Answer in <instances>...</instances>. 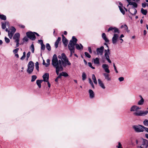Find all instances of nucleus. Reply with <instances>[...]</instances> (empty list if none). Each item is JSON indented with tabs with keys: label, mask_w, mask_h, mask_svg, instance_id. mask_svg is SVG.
Instances as JSON below:
<instances>
[{
	"label": "nucleus",
	"mask_w": 148,
	"mask_h": 148,
	"mask_svg": "<svg viewBox=\"0 0 148 148\" xmlns=\"http://www.w3.org/2000/svg\"><path fill=\"white\" fill-rule=\"evenodd\" d=\"M52 64L53 66L56 69V73L57 75H59L60 71L63 70L62 65L64 66H65L63 61H62L60 60H58L57 55L55 54H54L53 56Z\"/></svg>",
	"instance_id": "f257e3e1"
},
{
	"label": "nucleus",
	"mask_w": 148,
	"mask_h": 148,
	"mask_svg": "<svg viewBox=\"0 0 148 148\" xmlns=\"http://www.w3.org/2000/svg\"><path fill=\"white\" fill-rule=\"evenodd\" d=\"M34 67V64L33 62L32 61L29 62L27 65V72L29 74L32 73L33 71Z\"/></svg>",
	"instance_id": "f03ea898"
},
{
	"label": "nucleus",
	"mask_w": 148,
	"mask_h": 148,
	"mask_svg": "<svg viewBox=\"0 0 148 148\" xmlns=\"http://www.w3.org/2000/svg\"><path fill=\"white\" fill-rule=\"evenodd\" d=\"M139 142L140 143L141 145L137 146L138 148H147L148 147V141L145 139H143L140 140Z\"/></svg>",
	"instance_id": "7ed1b4c3"
},
{
	"label": "nucleus",
	"mask_w": 148,
	"mask_h": 148,
	"mask_svg": "<svg viewBox=\"0 0 148 148\" xmlns=\"http://www.w3.org/2000/svg\"><path fill=\"white\" fill-rule=\"evenodd\" d=\"M147 109H148V107L147 108ZM148 113V111L140 110L134 112L133 114L138 116H143L147 115Z\"/></svg>",
	"instance_id": "20e7f679"
},
{
	"label": "nucleus",
	"mask_w": 148,
	"mask_h": 148,
	"mask_svg": "<svg viewBox=\"0 0 148 148\" xmlns=\"http://www.w3.org/2000/svg\"><path fill=\"white\" fill-rule=\"evenodd\" d=\"M20 37V34L18 33H15L13 37V39L15 40V42L16 43V47H18L19 46Z\"/></svg>",
	"instance_id": "39448f33"
},
{
	"label": "nucleus",
	"mask_w": 148,
	"mask_h": 148,
	"mask_svg": "<svg viewBox=\"0 0 148 148\" xmlns=\"http://www.w3.org/2000/svg\"><path fill=\"white\" fill-rule=\"evenodd\" d=\"M135 131L137 132H141L144 131V127L142 125H134L133 127Z\"/></svg>",
	"instance_id": "423d86ee"
},
{
	"label": "nucleus",
	"mask_w": 148,
	"mask_h": 148,
	"mask_svg": "<svg viewBox=\"0 0 148 148\" xmlns=\"http://www.w3.org/2000/svg\"><path fill=\"white\" fill-rule=\"evenodd\" d=\"M68 48L69 49L70 51V54L69 56V57H71L72 56L73 53L75 52V47L74 46V45L72 44L70 42V43L68 44Z\"/></svg>",
	"instance_id": "0eeeda50"
},
{
	"label": "nucleus",
	"mask_w": 148,
	"mask_h": 148,
	"mask_svg": "<svg viewBox=\"0 0 148 148\" xmlns=\"http://www.w3.org/2000/svg\"><path fill=\"white\" fill-rule=\"evenodd\" d=\"M110 54V50L108 49L107 50H105V53L104 54V57L109 63H111V61L110 59L109 55Z\"/></svg>",
	"instance_id": "6e6552de"
},
{
	"label": "nucleus",
	"mask_w": 148,
	"mask_h": 148,
	"mask_svg": "<svg viewBox=\"0 0 148 148\" xmlns=\"http://www.w3.org/2000/svg\"><path fill=\"white\" fill-rule=\"evenodd\" d=\"M62 59L63 60V61L64 63L65 66L66 65H70L71 64V63L69 61L68 58L66 57L65 54L64 53H62Z\"/></svg>",
	"instance_id": "1a4fd4ad"
},
{
	"label": "nucleus",
	"mask_w": 148,
	"mask_h": 148,
	"mask_svg": "<svg viewBox=\"0 0 148 148\" xmlns=\"http://www.w3.org/2000/svg\"><path fill=\"white\" fill-rule=\"evenodd\" d=\"M26 34L28 38L32 40H34L36 38L35 34L32 32H28L26 33Z\"/></svg>",
	"instance_id": "9d476101"
},
{
	"label": "nucleus",
	"mask_w": 148,
	"mask_h": 148,
	"mask_svg": "<svg viewBox=\"0 0 148 148\" xmlns=\"http://www.w3.org/2000/svg\"><path fill=\"white\" fill-rule=\"evenodd\" d=\"M104 48L103 46L96 49V52L98 55L102 56L103 53Z\"/></svg>",
	"instance_id": "9b49d317"
},
{
	"label": "nucleus",
	"mask_w": 148,
	"mask_h": 148,
	"mask_svg": "<svg viewBox=\"0 0 148 148\" xmlns=\"http://www.w3.org/2000/svg\"><path fill=\"white\" fill-rule=\"evenodd\" d=\"M119 37V35L118 34L115 33L114 34L113 36L112 39V42L113 44H116Z\"/></svg>",
	"instance_id": "f8f14e48"
},
{
	"label": "nucleus",
	"mask_w": 148,
	"mask_h": 148,
	"mask_svg": "<svg viewBox=\"0 0 148 148\" xmlns=\"http://www.w3.org/2000/svg\"><path fill=\"white\" fill-rule=\"evenodd\" d=\"M110 31H112L114 33H117L118 34H119L120 33V31L119 30V29L115 27H110L108 29V32H109Z\"/></svg>",
	"instance_id": "ddd939ff"
},
{
	"label": "nucleus",
	"mask_w": 148,
	"mask_h": 148,
	"mask_svg": "<svg viewBox=\"0 0 148 148\" xmlns=\"http://www.w3.org/2000/svg\"><path fill=\"white\" fill-rule=\"evenodd\" d=\"M49 75L48 73H46L44 74L42 76L43 80L42 81L45 82H47L49 81Z\"/></svg>",
	"instance_id": "4468645a"
},
{
	"label": "nucleus",
	"mask_w": 148,
	"mask_h": 148,
	"mask_svg": "<svg viewBox=\"0 0 148 148\" xmlns=\"http://www.w3.org/2000/svg\"><path fill=\"white\" fill-rule=\"evenodd\" d=\"M102 68L107 73H110V71L109 69V67L108 64H103L102 65Z\"/></svg>",
	"instance_id": "2eb2a0df"
},
{
	"label": "nucleus",
	"mask_w": 148,
	"mask_h": 148,
	"mask_svg": "<svg viewBox=\"0 0 148 148\" xmlns=\"http://www.w3.org/2000/svg\"><path fill=\"white\" fill-rule=\"evenodd\" d=\"M98 84L103 89H105L106 88V86L102 81L99 79H98Z\"/></svg>",
	"instance_id": "dca6fc26"
},
{
	"label": "nucleus",
	"mask_w": 148,
	"mask_h": 148,
	"mask_svg": "<svg viewBox=\"0 0 148 148\" xmlns=\"http://www.w3.org/2000/svg\"><path fill=\"white\" fill-rule=\"evenodd\" d=\"M62 42L65 47H66L68 44V41L63 34L62 35Z\"/></svg>",
	"instance_id": "f3484780"
},
{
	"label": "nucleus",
	"mask_w": 148,
	"mask_h": 148,
	"mask_svg": "<svg viewBox=\"0 0 148 148\" xmlns=\"http://www.w3.org/2000/svg\"><path fill=\"white\" fill-rule=\"evenodd\" d=\"M72 39L73 40H71L70 41L69 44H70L71 42L72 44L74 45V46L75 47V44L77 43V40L74 36L72 37Z\"/></svg>",
	"instance_id": "a211bd4d"
},
{
	"label": "nucleus",
	"mask_w": 148,
	"mask_h": 148,
	"mask_svg": "<svg viewBox=\"0 0 148 148\" xmlns=\"http://www.w3.org/2000/svg\"><path fill=\"white\" fill-rule=\"evenodd\" d=\"M141 108H139L138 107L136 106H132L130 109V111L132 112L135 111V112L138 111L137 110L138 109Z\"/></svg>",
	"instance_id": "6ab92c4d"
},
{
	"label": "nucleus",
	"mask_w": 148,
	"mask_h": 148,
	"mask_svg": "<svg viewBox=\"0 0 148 148\" xmlns=\"http://www.w3.org/2000/svg\"><path fill=\"white\" fill-rule=\"evenodd\" d=\"M108 73H104L103 75L104 76L105 79L108 81H110L111 80V78L110 77Z\"/></svg>",
	"instance_id": "aec40b11"
},
{
	"label": "nucleus",
	"mask_w": 148,
	"mask_h": 148,
	"mask_svg": "<svg viewBox=\"0 0 148 148\" xmlns=\"http://www.w3.org/2000/svg\"><path fill=\"white\" fill-rule=\"evenodd\" d=\"M131 12H130V10H129V12L132 15H135L137 12L136 10L134 8L131 9Z\"/></svg>",
	"instance_id": "412c9836"
},
{
	"label": "nucleus",
	"mask_w": 148,
	"mask_h": 148,
	"mask_svg": "<svg viewBox=\"0 0 148 148\" xmlns=\"http://www.w3.org/2000/svg\"><path fill=\"white\" fill-rule=\"evenodd\" d=\"M90 97V98H93L94 97V92L91 89L89 90Z\"/></svg>",
	"instance_id": "4be33fe9"
},
{
	"label": "nucleus",
	"mask_w": 148,
	"mask_h": 148,
	"mask_svg": "<svg viewBox=\"0 0 148 148\" xmlns=\"http://www.w3.org/2000/svg\"><path fill=\"white\" fill-rule=\"evenodd\" d=\"M119 4L120 5L119 6V8L122 14L124 15L125 14V12L122 8V4L121 3H119Z\"/></svg>",
	"instance_id": "5701e85b"
},
{
	"label": "nucleus",
	"mask_w": 148,
	"mask_h": 148,
	"mask_svg": "<svg viewBox=\"0 0 148 148\" xmlns=\"http://www.w3.org/2000/svg\"><path fill=\"white\" fill-rule=\"evenodd\" d=\"M102 38L106 42H108L109 41V40L107 38L106 34L104 33H103L102 35Z\"/></svg>",
	"instance_id": "b1692460"
},
{
	"label": "nucleus",
	"mask_w": 148,
	"mask_h": 148,
	"mask_svg": "<svg viewBox=\"0 0 148 148\" xmlns=\"http://www.w3.org/2000/svg\"><path fill=\"white\" fill-rule=\"evenodd\" d=\"M75 46L76 48L77 49V50H80L81 49H83V46L82 45L80 44V45L77 44H75Z\"/></svg>",
	"instance_id": "393cba45"
},
{
	"label": "nucleus",
	"mask_w": 148,
	"mask_h": 148,
	"mask_svg": "<svg viewBox=\"0 0 148 148\" xmlns=\"http://www.w3.org/2000/svg\"><path fill=\"white\" fill-rule=\"evenodd\" d=\"M94 63L95 64H99L100 63L99 59L98 58L93 59Z\"/></svg>",
	"instance_id": "a878e982"
},
{
	"label": "nucleus",
	"mask_w": 148,
	"mask_h": 148,
	"mask_svg": "<svg viewBox=\"0 0 148 148\" xmlns=\"http://www.w3.org/2000/svg\"><path fill=\"white\" fill-rule=\"evenodd\" d=\"M42 82V80H37L36 81V84L39 88H41V83Z\"/></svg>",
	"instance_id": "bb28decb"
},
{
	"label": "nucleus",
	"mask_w": 148,
	"mask_h": 148,
	"mask_svg": "<svg viewBox=\"0 0 148 148\" xmlns=\"http://www.w3.org/2000/svg\"><path fill=\"white\" fill-rule=\"evenodd\" d=\"M129 5H133L134 8H136L137 7V4L134 2H129V4L127 5V6H128Z\"/></svg>",
	"instance_id": "cd10ccee"
},
{
	"label": "nucleus",
	"mask_w": 148,
	"mask_h": 148,
	"mask_svg": "<svg viewBox=\"0 0 148 148\" xmlns=\"http://www.w3.org/2000/svg\"><path fill=\"white\" fill-rule=\"evenodd\" d=\"M92 79L93 80V82L95 84H97V81L95 75L94 74H92Z\"/></svg>",
	"instance_id": "c85d7f7f"
},
{
	"label": "nucleus",
	"mask_w": 148,
	"mask_h": 148,
	"mask_svg": "<svg viewBox=\"0 0 148 148\" xmlns=\"http://www.w3.org/2000/svg\"><path fill=\"white\" fill-rule=\"evenodd\" d=\"M141 12L143 15H146L147 14V11L146 10H144L143 8H142L141 10Z\"/></svg>",
	"instance_id": "c756f323"
},
{
	"label": "nucleus",
	"mask_w": 148,
	"mask_h": 148,
	"mask_svg": "<svg viewBox=\"0 0 148 148\" xmlns=\"http://www.w3.org/2000/svg\"><path fill=\"white\" fill-rule=\"evenodd\" d=\"M6 23H7V24H9V23L8 22H5V23H1L2 28L3 29H4L6 28Z\"/></svg>",
	"instance_id": "7c9ffc66"
},
{
	"label": "nucleus",
	"mask_w": 148,
	"mask_h": 148,
	"mask_svg": "<svg viewBox=\"0 0 148 148\" xmlns=\"http://www.w3.org/2000/svg\"><path fill=\"white\" fill-rule=\"evenodd\" d=\"M0 18L4 20H5L6 19V17L3 14H0Z\"/></svg>",
	"instance_id": "2f4dec72"
},
{
	"label": "nucleus",
	"mask_w": 148,
	"mask_h": 148,
	"mask_svg": "<svg viewBox=\"0 0 148 148\" xmlns=\"http://www.w3.org/2000/svg\"><path fill=\"white\" fill-rule=\"evenodd\" d=\"M88 80H89V83L90 84L92 88H93L94 89L95 88L92 82L91 79L90 78H89L88 79Z\"/></svg>",
	"instance_id": "473e14b6"
},
{
	"label": "nucleus",
	"mask_w": 148,
	"mask_h": 148,
	"mask_svg": "<svg viewBox=\"0 0 148 148\" xmlns=\"http://www.w3.org/2000/svg\"><path fill=\"white\" fill-rule=\"evenodd\" d=\"M14 33H13V32H11L10 31L8 33V36L10 39H11L12 38L13 34H14Z\"/></svg>",
	"instance_id": "72a5a7b5"
},
{
	"label": "nucleus",
	"mask_w": 148,
	"mask_h": 148,
	"mask_svg": "<svg viewBox=\"0 0 148 148\" xmlns=\"http://www.w3.org/2000/svg\"><path fill=\"white\" fill-rule=\"evenodd\" d=\"M82 78L83 80H85L86 78V75L84 72H83L82 74Z\"/></svg>",
	"instance_id": "f704fd0d"
},
{
	"label": "nucleus",
	"mask_w": 148,
	"mask_h": 148,
	"mask_svg": "<svg viewBox=\"0 0 148 148\" xmlns=\"http://www.w3.org/2000/svg\"><path fill=\"white\" fill-rule=\"evenodd\" d=\"M143 124L146 126H148V120L145 119L143 122Z\"/></svg>",
	"instance_id": "c9c22d12"
},
{
	"label": "nucleus",
	"mask_w": 148,
	"mask_h": 148,
	"mask_svg": "<svg viewBox=\"0 0 148 148\" xmlns=\"http://www.w3.org/2000/svg\"><path fill=\"white\" fill-rule=\"evenodd\" d=\"M26 57V53L25 52H24L23 53V55L20 58V59L21 60H23Z\"/></svg>",
	"instance_id": "e433bc0d"
},
{
	"label": "nucleus",
	"mask_w": 148,
	"mask_h": 148,
	"mask_svg": "<svg viewBox=\"0 0 148 148\" xmlns=\"http://www.w3.org/2000/svg\"><path fill=\"white\" fill-rule=\"evenodd\" d=\"M47 49L49 51L51 50V47L49 43H47L46 45Z\"/></svg>",
	"instance_id": "4c0bfd02"
},
{
	"label": "nucleus",
	"mask_w": 148,
	"mask_h": 148,
	"mask_svg": "<svg viewBox=\"0 0 148 148\" xmlns=\"http://www.w3.org/2000/svg\"><path fill=\"white\" fill-rule=\"evenodd\" d=\"M10 31L11 32L14 33L16 31V29L14 27H12L10 28Z\"/></svg>",
	"instance_id": "58836bf2"
},
{
	"label": "nucleus",
	"mask_w": 148,
	"mask_h": 148,
	"mask_svg": "<svg viewBox=\"0 0 148 148\" xmlns=\"http://www.w3.org/2000/svg\"><path fill=\"white\" fill-rule=\"evenodd\" d=\"M37 77L35 75H33L32 77L31 82H33L35 81Z\"/></svg>",
	"instance_id": "ea45409f"
},
{
	"label": "nucleus",
	"mask_w": 148,
	"mask_h": 148,
	"mask_svg": "<svg viewBox=\"0 0 148 148\" xmlns=\"http://www.w3.org/2000/svg\"><path fill=\"white\" fill-rule=\"evenodd\" d=\"M35 67L36 69L38 71H39V63L38 62H36L35 63Z\"/></svg>",
	"instance_id": "a19ab883"
},
{
	"label": "nucleus",
	"mask_w": 148,
	"mask_h": 148,
	"mask_svg": "<svg viewBox=\"0 0 148 148\" xmlns=\"http://www.w3.org/2000/svg\"><path fill=\"white\" fill-rule=\"evenodd\" d=\"M31 55V52L30 51H29L27 53L26 55V60H28L29 58L30 55Z\"/></svg>",
	"instance_id": "79ce46f5"
},
{
	"label": "nucleus",
	"mask_w": 148,
	"mask_h": 148,
	"mask_svg": "<svg viewBox=\"0 0 148 148\" xmlns=\"http://www.w3.org/2000/svg\"><path fill=\"white\" fill-rule=\"evenodd\" d=\"M61 75L62 76H64V77H67L68 76V74L66 72H62L61 73Z\"/></svg>",
	"instance_id": "37998d69"
},
{
	"label": "nucleus",
	"mask_w": 148,
	"mask_h": 148,
	"mask_svg": "<svg viewBox=\"0 0 148 148\" xmlns=\"http://www.w3.org/2000/svg\"><path fill=\"white\" fill-rule=\"evenodd\" d=\"M31 48L32 53H34V45L32 44L31 46Z\"/></svg>",
	"instance_id": "c03bdc74"
},
{
	"label": "nucleus",
	"mask_w": 148,
	"mask_h": 148,
	"mask_svg": "<svg viewBox=\"0 0 148 148\" xmlns=\"http://www.w3.org/2000/svg\"><path fill=\"white\" fill-rule=\"evenodd\" d=\"M86 56L88 58L91 57L90 55L87 52H85L84 53Z\"/></svg>",
	"instance_id": "a18cd8bd"
},
{
	"label": "nucleus",
	"mask_w": 148,
	"mask_h": 148,
	"mask_svg": "<svg viewBox=\"0 0 148 148\" xmlns=\"http://www.w3.org/2000/svg\"><path fill=\"white\" fill-rule=\"evenodd\" d=\"M47 64H46V67H48L50 65V60L49 59H47Z\"/></svg>",
	"instance_id": "49530a36"
},
{
	"label": "nucleus",
	"mask_w": 148,
	"mask_h": 148,
	"mask_svg": "<svg viewBox=\"0 0 148 148\" xmlns=\"http://www.w3.org/2000/svg\"><path fill=\"white\" fill-rule=\"evenodd\" d=\"M4 38L5 41L6 43H8L10 42V40L8 38H7L6 37H5Z\"/></svg>",
	"instance_id": "de8ad7c7"
},
{
	"label": "nucleus",
	"mask_w": 148,
	"mask_h": 148,
	"mask_svg": "<svg viewBox=\"0 0 148 148\" xmlns=\"http://www.w3.org/2000/svg\"><path fill=\"white\" fill-rule=\"evenodd\" d=\"M88 66L89 67H90V68H92V69H95V67L92 66V63L91 62H88Z\"/></svg>",
	"instance_id": "09e8293b"
},
{
	"label": "nucleus",
	"mask_w": 148,
	"mask_h": 148,
	"mask_svg": "<svg viewBox=\"0 0 148 148\" xmlns=\"http://www.w3.org/2000/svg\"><path fill=\"white\" fill-rule=\"evenodd\" d=\"M41 50H44L45 49V46L44 44H43L42 45H41Z\"/></svg>",
	"instance_id": "8fccbe9b"
},
{
	"label": "nucleus",
	"mask_w": 148,
	"mask_h": 148,
	"mask_svg": "<svg viewBox=\"0 0 148 148\" xmlns=\"http://www.w3.org/2000/svg\"><path fill=\"white\" fill-rule=\"evenodd\" d=\"M124 28H125V29L128 32H129V30H128V27L125 24L124 25Z\"/></svg>",
	"instance_id": "3c124183"
},
{
	"label": "nucleus",
	"mask_w": 148,
	"mask_h": 148,
	"mask_svg": "<svg viewBox=\"0 0 148 148\" xmlns=\"http://www.w3.org/2000/svg\"><path fill=\"white\" fill-rule=\"evenodd\" d=\"M116 147L118 148H123L122 147V145L120 142L118 143V145L116 146Z\"/></svg>",
	"instance_id": "603ef678"
},
{
	"label": "nucleus",
	"mask_w": 148,
	"mask_h": 148,
	"mask_svg": "<svg viewBox=\"0 0 148 148\" xmlns=\"http://www.w3.org/2000/svg\"><path fill=\"white\" fill-rule=\"evenodd\" d=\"M18 50L19 49L18 48H16L13 51V52L14 53H16L18 52Z\"/></svg>",
	"instance_id": "864d4df0"
},
{
	"label": "nucleus",
	"mask_w": 148,
	"mask_h": 148,
	"mask_svg": "<svg viewBox=\"0 0 148 148\" xmlns=\"http://www.w3.org/2000/svg\"><path fill=\"white\" fill-rule=\"evenodd\" d=\"M120 82H122L124 80V78L123 77H120L118 78Z\"/></svg>",
	"instance_id": "5fc2aeb1"
},
{
	"label": "nucleus",
	"mask_w": 148,
	"mask_h": 148,
	"mask_svg": "<svg viewBox=\"0 0 148 148\" xmlns=\"http://www.w3.org/2000/svg\"><path fill=\"white\" fill-rule=\"evenodd\" d=\"M139 97L140 98V100L139 101V102H144V100L143 99V98L140 95L139 96Z\"/></svg>",
	"instance_id": "6e6d98bb"
},
{
	"label": "nucleus",
	"mask_w": 148,
	"mask_h": 148,
	"mask_svg": "<svg viewBox=\"0 0 148 148\" xmlns=\"http://www.w3.org/2000/svg\"><path fill=\"white\" fill-rule=\"evenodd\" d=\"M59 43V42H58L56 41L55 43V46L56 48H57L58 47Z\"/></svg>",
	"instance_id": "4d7b16f0"
},
{
	"label": "nucleus",
	"mask_w": 148,
	"mask_h": 148,
	"mask_svg": "<svg viewBox=\"0 0 148 148\" xmlns=\"http://www.w3.org/2000/svg\"><path fill=\"white\" fill-rule=\"evenodd\" d=\"M23 41L27 42L28 41V37H25L23 38Z\"/></svg>",
	"instance_id": "13d9d810"
},
{
	"label": "nucleus",
	"mask_w": 148,
	"mask_h": 148,
	"mask_svg": "<svg viewBox=\"0 0 148 148\" xmlns=\"http://www.w3.org/2000/svg\"><path fill=\"white\" fill-rule=\"evenodd\" d=\"M38 42L40 43L41 45L43 44V41L42 40H38Z\"/></svg>",
	"instance_id": "bf43d9fd"
},
{
	"label": "nucleus",
	"mask_w": 148,
	"mask_h": 148,
	"mask_svg": "<svg viewBox=\"0 0 148 148\" xmlns=\"http://www.w3.org/2000/svg\"><path fill=\"white\" fill-rule=\"evenodd\" d=\"M88 50L89 52L90 53H92V51L91 48L90 47H88Z\"/></svg>",
	"instance_id": "052dcab7"
},
{
	"label": "nucleus",
	"mask_w": 148,
	"mask_h": 148,
	"mask_svg": "<svg viewBox=\"0 0 148 148\" xmlns=\"http://www.w3.org/2000/svg\"><path fill=\"white\" fill-rule=\"evenodd\" d=\"M61 38L60 37H58L57 39V40L56 41L58 42H59L60 41V40H61Z\"/></svg>",
	"instance_id": "680f3d73"
},
{
	"label": "nucleus",
	"mask_w": 148,
	"mask_h": 148,
	"mask_svg": "<svg viewBox=\"0 0 148 148\" xmlns=\"http://www.w3.org/2000/svg\"><path fill=\"white\" fill-rule=\"evenodd\" d=\"M61 38L60 37H58L57 39V40L56 41L58 42H59L60 41V40H61Z\"/></svg>",
	"instance_id": "e2e57ef3"
},
{
	"label": "nucleus",
	"mask_w": 148,
	"mask_h": 148,
	"mask_svg": "<svg viewBox=\"0 0 148 148\" xmlns=\"http://www.w3.org/2000/svg\"><path fill=\"white\" fill-rule=\"evenodd\" d=\"M142 6L144 8H145L146 6V3H142Z\"/></svg>",
	"instance_id": "0e129e2a"
},
{
	"label": "nucleus",
	"mask_w": 148,
	"mask_h": 148,
	"mask_svg": "<svg viewBox=\"0 0 148 148\" xmlns=\"http://www.w3.org/2000/svg\"><path fill=\"white\" fill-rule=\"evenodd\" d=\"M144 129L146 132H148V128L145 127H144Z\"/></svg>",
	"instance_id": "69168bd1"
},
{
	"label": "nucleus",
	"mask_w": 148,
	"mask_h": 148,
	"mask_svg": "<svg viewBox=\"0 0 148 148\" xmlns=\"http://www.w3.org/2000/svg\"><path fill=\"white\" fill-rule=\"evenodd\" d=\"M47 84L48 85V86L49 88H50L51 87V84L49 81L47 82Z\"/></svg>",
	"instance_id": "338daca9"
},
{
	"label": "nucleus",
	"mask_w": 148,
	"mask_h": 148,
	"mask_svg": "<svg viewBox=\"0 0 148 148\" xmlns=\"http://www.w3.org/2000/svg\"><path fill=\"white\" fill-rule=\"evenodd\" d=\"M62 75H61V73H60L59 75L58 76V77H57L58 78V79L59 78H61V76H62Z\"/></svg>",
	"instance_id": "774afa93"
}]
</instances>
